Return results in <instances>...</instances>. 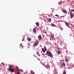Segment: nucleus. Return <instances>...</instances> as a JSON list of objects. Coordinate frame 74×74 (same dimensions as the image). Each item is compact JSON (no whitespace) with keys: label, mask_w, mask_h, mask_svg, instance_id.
Listing matches in <instances>:
<instances>
[{"label":"nucleus","mask_w":74,"mask_h":74,"mask_svg":"<svg viewBox=\"0 0 74 74\" xmlns=\"http://www.w3.org/2000/svg\"><path fill=\"white\" fill-rule=\"evenodd\" d=\"M58 4H59V5H61V4H60V3H58Z\"/></svg>","instance_id":"bb28decb"},{"label":"nucleus","mask_w":74,"mask_h":74,"mask_svg":"<svg viewBox=\"0 0 74 74\" xmlns=\"http://www.w3.org/2000/svg\"><path fill=\"white\" fill-rule=\"evenodd\" d=\"M39 42L37 41H36L34 42V44L33 45L34 48L36 46H37V45H38V44Z\"/></svg>","instance_id":"f257e3e1"},{"label":"nucleus","mask_w":74,"mask_h":74,"mask_svg":"<svg viewBox=\"0 0 74 74\" xmlns=\"http://www.w3.org/2000/svg\"><path fill=\"white\" fill-rule=\"evenodd\" d=\"M36 53L37 54V55H38V54H39V51H37L36 52Z\"/></svg>","instance_id":"6ab92c4d"},{"label":"nucleus","mask_w":74,"mask_h":74,"mask_svg":"<svg viewBox=\"0 0 74 74\" xmlns=\"http://www.w3.org/2000/svg\"><path fill=\"white\" fill-rule=\"evenodd\" d=\"M28 40L29 41H30L31 40V39L29 38H28Z\"/></svg>","instance_id":"412c9836"},{"label":"nucleus","mask_w":74,"mask_h":74,"mask_svg":"<svg viewBox=\"0 0 74 74\" xmlns=\"http://www.w3.org/2000/svg\"><path fill=\"white\" fill-rule=\"evenodd\" d=\"M61 66H65V64L64 62L61 63Z\"/></svg>","instance_id":"0eeeda50"},{"label":"nucleus","mask_w":74,"mask_h":74,"mask_svg":"<svg viewBox=\"0 0 74 74\" xmlns=\"http://www.w3.org/2000/svg\"><path fill=\"white\" fill-rule=\"evenodd\" d=\"M33 32H34L35 33V32H36V29H33Z\"/></svg>","instance_id":"f3484780"},{"label":"nucleus","mask_w":74,"mask_h":74,"mask_svg":"<svg viewBox=\"0 0 74 74\" xmlns=\"http://www.w3.org/2000/svg\"><path fill=\"white\" fill-rule=\"evenodd\" d=\"M56 52L58 54H60V53H61V51L59 50H57Z\"/></svg>","instance_id":"20e7f679"},{"label":"nucleus","mask_w":74,"mask_h":74,"mask_svg":"<svg viewBox=\"0 0 74 74\" xmlns=\"http://www.w3.org/2000/svg\"><path fill=\"white\" fill-rule=\"evenodd\" d=\"M42 49L43 52H45V51L47 50L46 47H45L44 48H42Z\"/></svg>","instance_id":"f03ea898"},{"label":"nucleus","mask_w":74,"mask_h":74,"mask_svg":"<svg viewBox=\"0 0 74 74\" xmlns=\"http://www.w3.org/2000/svg\"><path fill=\"white\" fill-rule=\"evenodd\" d=\"M38 56H40V54H38Z\"/></svg>","instance_id":"cd10ccee"},{"label":"nucleus","mask_w":74,"mask_h":74,"mask_svg":"<svg viewBox=\"0 0 74 74\" xmlns=\"http://www.w3.org/2000/svg\"><path fill=\"white\" fill-rule=\"evenodd\" d=\"M47 69H49V67H48L47 66Z\"/></svg>","instance_id":"a878e982"},{"label":"nucleus","mask_w":74,"mask_h":74,"mask_svg":"<svg viewBox=\"0 0 74 74\" xmlns=\"http://www.w3.org/2000/svg\"><path fill=\"white\" fill-rule=\"evenodd\" d=\"M47 33V32L46 31H45V33Z\"/></svg>","instance_id":"2f4dec72"},{"label":"nucleus","mask_w":74,"mask_h":74,"mask_svg":"<svg viewBox=\"0 0 74 74\" xmlns=\"http://www.w3.org/2000/svg\"><path fill=\"white\" fill-rule=\"evenodd\" d=\"M1 64H2V63H1Z\"/></svg>","instance_id":"473e14b6"},{"label":"nucleus","mask_w":74,"mask_h":74,"mask_svg":"<svg viewBox=\"0 0 74 74\" xmlns=\"http://www.w3.org/2000/svg\"><path fill=\"white\" fill-rule=\"evenodd\" d=\"M62 12L64 14H66L67 12V11L66 10H62Z\"/></svg>","instance_id":"1a4fd4ad"},{"label":"nucleus","mask_w":74,"mask_h":74,"mask_svg":"<svg viewBox=\"0 0 74 74\" xmlns=\"http://www.w3.org/2000/svg\"><path fill=\"white\" fill-rule=\"evenodd\" d=\"M65 25L68 27H69V24L67 23H65Z\"/></svg>","instance_id":"f8f14e48"},{"label":"nucleus","mask_w":74,"mask_h":74,"mask_svg":"<svg viewBox=\"0 0 74 74\" xmlns=\"http://www.w3.org/2000/svg\"><path fill=\"white\" fill-rule=\"evenodd\" d=\"M51 58H53V56L51 53L49 55Z\"/></svg>","instance_id":"9b49d317"},{"label":"nucleus","mask_w":74,"mask_h":74,"mask_svg":"<svg viewBox=\"0 0 74 74\" xmlns=\"http://www.w3.org/2000/svg\"><path fill=\"white\" fill-rule=\"evenodd\" d=\"M70 16L71 17V18H73V14L72 12H71L70 13Z\"/></svg>","instance_id":"423d86ee"},{"label":"nucleus","mask_w":74,"mask_h":74,"mask_svg":"<svg viewBox=\"0 0 74 74\" xmlns=\"http://www.w3.org/2000/svg\"><path fill=\"white\" fill-rule=\"evenodd\" d=\"M32 74H34L35 73H32Z\"/></svg>","instance_id":"7c9ffc66"},{"label":"nucleus","mask_w":74,"mask_h":74,"mask_svg":"<svg viewBox=\"0 0 74 74\" xmlns=\"http://www.w3.org/2000/svg\"><path fill=\"white\" fill-rule=\"evenodd\" d=\"M17 71H21V72H23V71H22V70H21V69H17Z\"/></svg>","instance_id":"4468645a"},{"label":"nucleus","mask_w":74,"mask_h":74,"mask_svg":"<svg viewBox=\"0 0 74 74\" xmlns=\"http://www.w3.org/2000/svg\"><path fill=\"white\" fill-rule=\"evenodd\" d=\"M17 74H20V72L19 71H18V72L17 73Z\"/></svg>","instance_id":"4be33fe9"},{"label":"nucleus","mask_w":74,"mask_h":74,"mask_svg":"<svg viewBox=\"0 0 74 74\" xmlns=\"http://www.w3.org/2000/svg\"><path fill=\"white\" fill-rule=\"evenodd\" d=\"M26 73H27L28 72H27V71H26V72H25Z\"/></svg>","instance_id":"c756f323"},{"label":"nucleus","mask_w":74,"mask_h":74,"mask_svg":"<svg viewBox=\"0 0 74 74\" xmlns=\"http://www.w3.org/2000/svg\"><path fill=\"white\" fill-rule=\"evenodd\" d=\"M66 74V71H65V70H64V71L63 72L62 74Z\"/></svg>","instance_id":"dca6fc26"},{"label":"nucleus","mask_w":74,"mask_h":74,"mask_svg":"<svg viewBox=\"0 0 74 74\" xmlns=\"http://www.w3.org/2000/svg\"><path fill=\"white\" fill-rule=\"evenodd\" d=\"M66 62H68V59H66L65 60Z\"/></svg>","instance_id":"aec40b11"},{"label":"nucleus","mask_w":74,"mask_h":74,"mask_svg":"<svg viewBox=\"0 0 74 74\" xmlns=\"http://www.w3.org/2000/svg\"><path fill=\"white\" fill-rule=\"evenodd\" d=\"M55 16H59V15L58 14H56Z\"/></svg>","instance_id":"b1692460"},{"label":"nucleus","mask_w":74,"mask_h":74,"mask_svg":"<svg viewBox=\"0 0 74 74\" xmlns=\"http://www.w3.org/2000/svg\"><path fill=\"white\" fill-rule=\"evenodd\" d=\"M47 19L48 20L49 22H51V18H47Z\"/></svg>","instance_id":"6e6552de"},{"label":"nucleus","mask_w":74,"mask_h":74,"mask_svg":"<svg viewBox=\"0 0 74 74\" xmlns=\"http://www.w3.org/2000/svg\"><path fill=\"white\" fill-rule=\"evenodd\" d=\"M71 11H72V12H74V10H71Z\"/></svg>","instance_id":"c85d7f7f"},{"label":"nucleus","mask_w":74,"mask_h":74,"mask_svg":"<svg viewBox=\"0 0 74 74\" xmlns=\"http://www.w3.org/2000/svg\"><path fill=\"white\" fill-rule=\"evenodd\" d=\"M51 25L52 26H53V27H54V26H55V25L53 24H51Z\"/></svg>","instance_id":"a211bd4d"},{"label":"nucleus","mask_w":74,"mask_h":74,"mask_svg":"<svg viewBox=\"0 0 74 74\" xmlns=\"http://www.w3.org/2000/svg\"><path fill=\"white\" fill-rule=\"evenodd\" d=\"M36 26H39V23H38V22L36 23Z\"/></svg>","instance_id":"9d476101"},{"label":"nucleus","mask_w":74,"mask_h":74,"mask_svg":"<svg viewBox=\"0 0 74 74\" xmlns=\"http://www.w3.org/2000/svg\"><path fill=\"white\" fill-rule=\"evenodd\" d=\"M48 67V66L47 65H45V67H46V68Z\"/></svg>","instance_id":"393cba45"},{"label":"nucleus","mask_w":74,"mask_h":74,"mask_svg":"<svg viewBox=\"0 0 74 74\" xmlns=\"http://www.w3.org/2000/svg\"><path fill=\"white\" fill-rule=\"evenodd\" d=\"M47 53H46V55H49L51 53L49 51H47L46 52Z\"/></svg>","instance_id":"39448f33"},{"label":"nucleus","mask_w":74,"mask_h":74,"mask_svg":"<svg viewBox=\"0 0 74 74\" xmlns=\"http://www.w3.org/2000/svg\"><path fill=\"white\" fill-rule=\"evenodd\" d=\"M8 70L9 71H10V72H12V73H13V72H14V70L13 69H12L10 67L8 69Z\"/></svg>","instance_id":"7ed1b4c3"},{"label":"nucleus","mask_w":74,"mask_h":74,"mask_svg":"<svg viewBox=\"0 0 74 74\" xmlns=\"http://www.w3.org/2000/svg\"><path fill=\"white\" fill-rule=\"evenodd\" d=\"M42 37H41V36H40V35H39L38 37V38L39 39H41V38H42Z\"/></svg>","instance_id":"ddd939ff"},{"label":"nucleus","mask_w":74,"mask_h":74,"mask_svg":"<svg viewBox=\"0 0 74 74\" xmlns=\"http://www.w3.org/2000/svg\"><path fill=\"white\" fill-rule=\"evenodd\" d=\"M20 47H21V46H22V43L21 44H20Z\"/></svg>","instance_id":"5701e85b"},{"label":"nucleus","mask_w":74,"mask_h":74,"mask_svg":"<svg viewBox=\"0 0 74 74\" xmlns=\"http://www.w3.org/2000/svg\"><path fill=\"white\" fill-rule=\"evenodd\" d=\"M51 36L52 38H53V36H54V35H53V34H51Z\"/></svg>","instance_id":"2eb2a0df"}]
</instances>
